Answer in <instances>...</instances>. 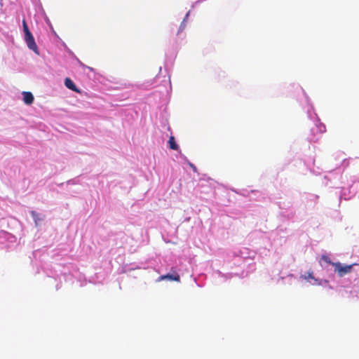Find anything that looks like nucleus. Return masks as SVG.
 I'll use <instances>...</instances> for the list:
<instances>
[{
  "label": "nucleus",
  "mask_w": 359,
  "mask_h": 359,
  "mask_svg": "<svg viewBox=\"0 0 359 359\" xmlns=\"http://www.w3.org/2000/svg\"><path fill=\"white\" fill-rule=\"evenodd\" d=\"M303 277L305 280L313 279V271H308L306 275H304Z\"/></svg>",
  "instance_id": "obj_9"
},
{
  "label": "nucleus",
  "mask_w": 359,
  "mask_h": 359,
  "mask_svg": "<svg viewBox=\"0 0 359 359\" xmlns=\"http://www.w3.org/2000/svg\"><path fill=\"white\" fill-rule=\"evenodd\" d=\"M165 279L172 280V281L180 282V276L177 273H175L173 274L168 273L166 275H163V276H159L157 281H161V280H163Z\"/></svg>",
  "instance_id": "obj_3"
},
{
  "label": "nucleus",
  "mask_w": 359,
  "mask_h": 359,
  "mask_svg": "<svg viewBox=\"0 0 359 359\" xmlns=\"http://www.w3.org/2000/svg\"><path fill=\"white\" fill-rule=\"evenodd\" d=\"M322 259H323L325 262H326L327 263L330 264L332 265V263H333L328 257H327L326 255H323L322 256Z\"/></svg>",
  "instance_id": "obj_10"
},
{
  "label": "nucleus",
  "mask_w": 359,
  "mask_h": 359,
  "mask_svg": "<svg viewBox=\"0 0 359 359\" xmlns=\"http://www.w3.org/2000/svg\"><path fill=\"white\" fill-rule=\"evenodd\" d=\"M23 101L27 104H31L34 102V96L30 92H23Z\"/></svg>",
  "instance_id": "obj_5"
},
{
  "label": "nucleus",
  "mask_w": 359,
  "mask_h": 359,
  "mask_svg": "<svg viewBox=\"0 0 359 359\" xmlns=\"http://www.w3.org/2000/svg\"><path fill=\"white\" fill-rule=\"evenodd\" d=\"M22 27H23V31L25 32V35L31 33V32L29 31V29L28 28V26H27V24L25 20H22Z\"/></svg>",
  "instance_id": "obj_8"
},
{
  "label": "nucleus",
  "mask_w": 359,
  "mask_h": 359,
  "mask_svg": "<svg viewBox=\"0 0 359 359\" xmlns=\"http://www.w3.org/2000/svg\"><path fill=\"white\" fill-rule=\"evenodd\" d=\"M334 266V271L337 272L340 277H343L345 274L351 272L353 265L342 266L341 263H332Z\"/></svg>",
  "instance_id": "obj_1"
},
{
  "label": "nucleus",
  "mask_w": 359,
  "mask_h": 359,
  "mask_svg": "<svg viewBox=\"0 0 359 359\" xmlns=\"http://www.w3.org/2000/svg\"><path fill=\"white\" fill-rule=\"evenodd\" d=\"M189 165H190V166L193 168V170H194V171H196V166H195L194 165H193L192 163H189Z\"/></svg>",
  "instance_id": "obj_11"
},
{
  "label": "nucleus",
  "mask_w": 359,
  "mask_h": 359,
  "mask_svg": "<svg viewBox=\"0 0 359 359\" xmlns=\"http://www.w3.org/2000/svg\"><path fill=\"white\" fill-rule=\"evenodd\" d=\"M65 86L76 93H81L80 90L76 86L73 81L69 78H66L65 80Z\"/></svg>",
  "instance_id": "obj_4"
},
{
  "label": "nucleus",
  "mask_w": 359,
  "mask_h": 359,
  "mask_svg": "<svg viewBox=\"0 0 359 359\" xmlns=\"http://www.w3.org/2000/svg\"><path fill=\"white\" fill-rule=\"evenodd\" d=\"M169 147L172 150H178L179 146L175 142V139L174 136H170L168 140Z\"/></svg>",
  "instance_id": "obj_6"
},
{
  "label": "nucleus",
  "mask_w": 359,
  "mask_h": 359,
  "mask_svg": "<svg viewBox=\"0 0 359 359\" xmlns=\"http://www.w3.org/2000/svg\"><path fill=\"white\" fill-rule=\"evenodd\" d=\"M189 12L186 14V16L185 18H184L183 21L182 22L181 25H180V29H179V32H181L182 31L184 27H186V20L188 18V16H189Z\"/></svg>",
  "instance_id": "obj_7"
},
{
  "label": "nucleus",
  "mask_w": 359,
  "mask_h": 359,
  "mask_svg": "<svg viewBox=\"0 0 359 359\" xmlns=\"http://www.w3.org/2000/svg\"><path fill=\"white\" fill-rule=\"evenodd\" d=\"M25 40L27 47L33 50L35 53L39 54V48L35 43L34 38L32 33L25 35Z\"/></svg>",
  "instance_id": "obj_2"
}]
</instances>
